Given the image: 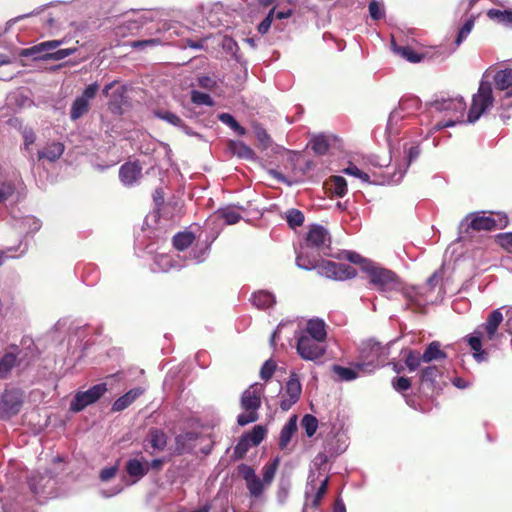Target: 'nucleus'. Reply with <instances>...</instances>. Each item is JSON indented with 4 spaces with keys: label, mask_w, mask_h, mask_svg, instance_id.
Masks as SVG:
<instances>
[{
    "label": "nucleus",
    "mask_w": 512,
    "mask_h": 512,
    "mask_svg": "<svg viewBox=\"0 0 512 512\" xmlns=\"http://www.w3.org/2000/svg\"><path fill=\"white\" fill-rule=\"evenodd\" d=\"M327 326L321 318H311L296 337V351L305 361L321 362L327 352Z\"/></svg>",
    "instance_id": "obj_1"
},
{
    "label": "nucleus",
    "mask_w": 512,
    "mask_h": 512,
    "mask_svg": "<svg viewBox=\"0 0 512 512\" xmlns=\"http://www.w3.org/2000/svg\"><path fill=\"white\" fill-rule=\"evenodd\" d=\"M296 265L303 270H317L318 274L334 280H346L356 276V270L346 263L323 260L320 256L298 252Z\"/></svg>",
    "instance_id": "obj_2"
},
{
    "label": "nucleus",
    "mask_w": 512,
    "mask_h": 512,
    "mask_svg": "<svg viewBox=\"0 0 512 512\" xmlns=\"http://www.w3.org/2000/svg\"><path fill=\"white\" fill-rule=\"evenodd\" d=\"M503 321V315L500 309L490 313L487 321L478 326L475 331L467 338L470 348L473 350V357L477 362H483L488 359V352L482 349V342L493 341L499 337L498 327Z\"/></svg>",
    "instance_id": "obj_3"
},
{
    "label": "nucleus",
    "mask_w": 512,
    "mask_h": 512,
    "mask_svg": "<svg viewBox=\"0 0 512 512\" xmlns=\"http://www.w3.org/2000/svg\"><path fill=\"white\" fill-rule=\"evenodd\" d=\"M394 341L382 345L373 339L363 341L358 348V358L354 366L364 373H372L384 366L390 354V346Z\"/></svg>",
    "instance_id": "obj_4"
},
{
    "label": "nucleus",
    "mask_w": 512,
    "mask_h": 512,
    "mask_svg": "<svg viewBox=\"0 0 512 512\" xmlns=\"http://www.w3.org/2000/svg\"><path fill=\"white\" fill-rule=\"evenodd\" d=\"M428 106L431 111L443 113L448 118L447 120L438 122L434 127L436 130L452 127L457 123L463 122L466 102L460 95H438L433 101L428 103Z\"/></svg>",
    "instance_id": "obj_5"
},
{
    "label": "nucleus",
    "mask_w": 512,
    "mask_h": 512,
    "mask_svg": "<svg viewBox=\"0 0 512 512\" xmlns=\"http://www.w3.org/2000/svg\"><path fill=\"white\" fill-rule=\"evenodd\" d=\"M420 107L421 100L418 97L406 96L401 98L398 107L390 113L386 126V137L390 150L397 141V136L404 126L405 118L419 110Z\"/></svg>",
    "instance_id": "obj_6"
},
{
    "label": "nucleus",
    "mask_w": 512,
    "mask_h": 512,
    "mask_svg": "<svg viewBox=\"0 0 512 512\" xmlns=\"http://www.w3.org/2000/svg\"><path fill=\"white\" fill-rule=\"evenodd\" d=\"M264 392L261 384L255 383L246 389L241 396V408L245 411L238 415L237 423L240 426L253 423L258 420V409L261 406V396Z\"/></svg>",
    "instance_id": "obj_7"
},
{
    "label": "nucleus",
    "mask_w": 512,
    "mask_h": 512,
    "mask_svg": "<svg viewBox=\"0 0 512 512\" xmlns=\"http://www.w3.org/2000/svg\"><path fill=\"white\" fill-rule=\"evenodd\" d=\"M365 274L370 284L381 292L394 291L400 287L398 276L378 262L373 261L370 266H367Z\"/></svg>",
    "instance_id": "obj_8"
},
{
    "label": "nucleus",
    "mask_w": 512,
    "mask_h": 512,
    "mask_svg": "<svg viewBox=\"0 0 512 512\" xmlns=\"http://www.w3.org/2000/svg\"><path fill=\"white\" fill-rule=\"evenodd\" d=\"M331 244V237L326 228L315 224L309 228L306 236L305 245L301 247L299 252L304 251L306 255L320 256V253L326 255V250Z\"/></svg>",
    "instance_id": "obj_9"
},
{
    "label": "nucleus",
    "mask_w": 512,
    "mask_h": 512,
    "mask_svg": "<svg viewBox=\"0 0 512 512\" xmlns=\"http://www.w3.org/2000/svg\"><path fill=\"white\" fill-rule=\"evenodd\" d=\"M494 98L490 82L481 81L478 91L473 95L472 104L468 111L467 122L475 123L493 106Z\"/></svg>",
    "instance_id": "obj_10"
},
{
    "label": "nucleus",
    "mask_w": 512,
    "mask_h": 512,
    "mask_svg": "<svg viewBox=\"0 0 512 512\" xmlns=\"http://www.w3.org/2000/svg\"><path fill=\"white\" fill-rule=\"evenodd\" d=\"M405 160L402 164L398 165L397 170L392 172V175L381 174V177L375 180L376 184H398L402 181L408 167L412 162L418 159L421 154L420 145L413 144L410 147L404 145Z\"/></svg>",
    "instance_id": "obj_11"
},
{
    "label": "nucleus",
    "mask_w": 512,
    "mask_h": 512,
    "mask_svg": "<svg viewBox=\"0 0 512 512\" xmlns=\"http://www.w3.org/2000/svg\"><path fill=\"white\" fill-rule=\"evenodd\" d=\"M24 402V393L19 388H8L0 395V419L7 420L18 414Z\"/></svg>",
    "instance_id": "obj_12"
},
{
    "label": "nucleus",
    "mask_w": 512,
    "mask_h": 512,
    "mask_svg": "<svg viewBox=\"0 0 512 512\" xmlns=\"http://www.w3.org/2000/svg\"><path fill=\"white\" fill-rule=\"evenodd\" d=\"M107 390L108 388L106 383H99L90 387L86 391H78L70 403V410L73 412H80L84 410L87 406L97 402L107 392Z\"/></svg>",
    "instance_id": "obj_13"
},
{
    "label": "nucleus",
    "mask_w": 512,
    "mask_h": 512,
    "mask_svg": "<svg viewBox=\"0 0 512 512\" xmlns=\"http://www.w3.org/2000/svg\"><path fill=\"white\" fill-rule=\"evenodd\" d=\"M99 88L100 86L97 82L91 83L74 99L69 114L72 121H76L88 113L90 102L96 97Z\"/></svg>",
    "instance_id": "obj_14"
},
{
    "label": "nucleus",
    "mask_w": 512,
    "mask_h": 512,
    "mask_svg": "<svg viewBox=\"0 0 512 512\" xmlns=\"http://www.w3.org/2000/svg\"><path fill=\"white\" fill-rule=\"evenodd\" d=\"M60 44H61V42L57 41V40L42 42V43L28 49L26 55H35L36 58L51 59V60L58 61V60H62L64 58L74 54L77 50V48H65V49H58L54 52H50V53H47L44 55H38L41 52L53 50V49L57 48Z\"/></svg>",
    "instance_id": "obj_15"
},
{
    "label": "nucleus",
    "mask_w": 512,
    "mask_h": 512,
    "mask_svg": "<svg viewBox=\"0 0 512 512\" xmlns=\"http://www.w3.org/2000/svg\"><path fill=\"white\" fill-rule=\"evenodd\" d=\"M237 471L245 481L250 496L253 499L260 498L267 485L256 475L255 470L251 466L242 463L237 467Z\"/></svg>",
    "instance_id": "obj_16"
},
{
    "label": "nucleus",
    "mask_w": 512,
    "mask_h": 512,
    "mask_svg": "<svg viewBox=\"0 0 512 512\" xmlns=\"http://www.w3.org/2000/svg\"><path fill=\"white\" fill-rule=\"evenodd\" d=\"M301 392L302 385L299 377L295 372H291L281 396L280 408L283 411H288L299 400Z\"/></svg>",
    "instance_id": "obj_17"
},
{
    "label": "nucleus",
    "mask_w": 512,
    "mask_h": 512,
    "mask_svg": "<svg viewBox=\"0 0 512 512\" xmlns=\"http://www.w3.org/2000/svg\"><path fill=\"white\" fill-rule=\"evenodd\" d=\"M466 230L469 228L477 231H491L496 227V220L490 216H486L483 212L472 213L468 215L460 223V228Z\"/></svg>",
    "instance_id": "obj_18"
},
{
    "label": "nucleus",
    "mask_w": 512,
    "mask_h": 512,
    "mask_svg": "<svg viewBox=\"0 0 512 512\" xmlns=\"http://www.w3.org/2000/svg\"><path fill=\"white\" fill-rule=\"evenodd\" d=\"M64 150L65 146L60 141L47 142L43 147L38 149L35 156V162L54 163L63 155Z\"/></svg>",
    "instance_id": "obj_19"
},
{
    "label": "nucleus",
    "mask_w": 512,
    "mask_h": 512,
    "mask_svg": "<svg viewBox=\"0 0 512 512\" xmlns=\"http://www.w3.org/2000/svg\"><path fill=\"white\" fill-rule=\"evenodd\" d=\"M12 227L20 234L35 233L41 228V222L34 216L12 217Z\"/></svg>",
    "instance_id": "obj_20"
},
{
    "label": "nucleus",
    "mask_w": 512,
    "mask_h": 512,
    "mask_svg": "<svg viewBox=\"0 0 512 512\" xmlns=\"http://www.w3.org/2000/svg\"><path fill=\"white\" fill-rule=\"evenodd\" d=\"M141 176V168L136 163H125L119 170V178L125 186L134 185Z\"/></svg>",
    "instance_id": "obj_21"
},
{
    "label": "nucleus",
    "mask_w": 512,
    "mask_h": 512,
    "mask_svg": "<svg viewBox=\"0 0 512 512\" xmlns=\"http://www.w3.org/2000/svg\"><path fill=\"white\" fill-rule=\"evenodd\" d=\"M126 92L127 89L125 86H119L112 91L109 97L108 106L113 114H123V105L126 103Z\"/></svg>",
    "instance_id": "obj_22"
},
{
    "label": "nucleus",
    "mask_w": 512,
    "mask_h": 512,
    "mask_svg": "<svg viewBox=\"0 0 512 512\" xmlns=\"http://www.w3.org/2000/svg\"><path fill=\"white\" fill-rule=\"evenodd\" d=\"M144 390L141 387L130 389L127 393L120 396L114 401L112 411L120 412L129 407L139 396L143 394Z\"/></svg>",
    "instance_id": "obj_23"
},
{
    "label": "nucleus",
    "mask_w": 512,
    "mask_h": 512,
    "mask_svg": "<svg viewBox=\"0 0 512 512\" xmlns=\"http://www.w3.org/2000/svg\"><path fill=\"white\" fill-rule=\"evenodd\" d=\"M494 82L499 90H507L506 95L512 96V68L497 71L494 75Z\"/></svg>",
    "instance_id": "obj_24"
},
{
    "label": "nucleus",
    "mask_w": 512,
    "mask_h": 512,
    "mask_svg": "<svg viewBox=\"0 0 512 512\" xmlns=\"http://www.w3.org/2000/svg\"><path fill=\"white\" fill-rule=\"evenodd\" d=\"M198 434L193 431H188L182 434H179L175 438L176 443V451L179 454L189 452L194 447V442L197 440Z\"/></svg>",
    "instance_id": "obj_25"
},
{
    "label": "nucleus",
    "mask_w": 512,
    "mask_h": 512,
    "mask_svg": "<svg viewBox=\"0 0 512 512\" xmlns=\"http://www.w3.org/2000/svg\"><path fill=\"white\" fill-rule=\"evenodd\" d=\"M442 375L441 369L436 365L424 367L419 374L420 382L429 388H434L437 379Z\"/></svg>",
    "instance_id": "obj_26"
},
{
    "label": "nucleus",
    "mask_w": 512,
    "mask_h": 512,
    "mask_svg": "<svg viewBox=\"0 0 512 512\" xmlns=\"http://www.w3.org/2000/svg\"><path fill=\"white\" fill-rule=\"evenodd\" d=\"M446 353L441 350L440 343L437 341L431 342L425 349L422 354V359L424 363H430L432 361H439L446 359Z\"/></svg>",
    "instance_id": "obj_27"
},
{
    "label": "nucleus",
    "mask_w": 512,
    "mask_h": 512,
    "mask_svg": "<svg viewBox=\"0 0 512 512\" xmlns=\"http://www.w3.org/2000/svg\"><path fill=\"white\" fill-rule=\"evenodd\" d=\"M296 430H297V417L294 415L288 420V422L281 429L280 436H279V447L281 449H284L287 447V445L291 441V438H292L293 434L296 432Z\"/></svg>",
    "instance_id": "obj_28"
},
{
    "label": "nucleus",
    "mask_w": 512,
    "mask_h": 512,
    "mask_svg": "<svg viewBox=\"0 0 512 512\" xmlns=\"http://www.w3.org/2000/svg\"><path fill=\"white\" fill-rule=\"evenodd\" d=\"M146 441L154 451H162L166 447L167 436L162 430L151 429Z\"/></svg>",
    "instance_id": "obj_29"
},
{
    "label": "nucleus",
    "mask_w": 512,
    "mask_h": 512,
    "mask_svg": "<svg viewBox=\"0 0 512 512\" xmlns=\"http://www.w3.org/2000/svg\"><path fill=\"white\" fill-rule=\"evenodd\" d=\"M371 164L376 167H379L380 171L372 172L373 180H370V177H371L370 174L360 171V175L358 176V178L361 179L363 182L372 183V184L377 185L375 183V180L378 179L379 177H381V174L392 175L391 168L385 163V161L380 162L378 159H375V160L371 161Z\"/></svg>",
    "instance_id": "obj_30"
},
{
    "label": "nucleus",
    "mask_w": 512,
    "mask_h": 512,
    "mask_svg": "<svg viewBox=\"0 0 512 512\" xmlns=\"http://www.w3.org/2000/svg\"><path fill=\"white\" fill-rule=\"evenodd\" d=\"M252 304L258 309H267L274 305L275 296L268 291H258L252 295Z\"/></svg>",
    "instance_id": "obj_31"
},
{
    "label": "nucleus",
    "mask_w": 512,
    "mask_h": 512,
    "mask_svg": "<svg viewBox=\"0 0 512 512\" xmlns=\"http://www.w3.org/2000/svg\"><path fill=\"white\" fill-rule=\"evenodd\" d=\"M126 472L138 481L148 473V468L140 460L130 459L126 462Z\"/></svg>",
    "instance_id": "obj_32"
},
{
    "label": "nucleus",
    "mask_w": 512,
    "mask_h": 512,
    "mask_svg": "<svg viewBox=\"0 0 512 512\" xmlns=\"http://www.w3.org/2000/svg\"><path fill=\"white\" fill-rule=\"evenodd\" d=\"M487 16L491 20H494L499 24H502L506 27L512 28V11L511 10L490 9L487 12Z\"/></svg>",
    "instance_id": "obj_33"
},
{
    "label": "nucleus",
    "mask_w": 512,
    "mask_h": 512,
    "mask_svg": "<svg viewBox=\"0 0 512 512\" xmlns=\"http://www.w3.org/2000/svg\"><path fill=\"white\" fill-rule=\"evenodd\" d=\"M157 270L167 272L172 269H180L183 265L177 264L171 255L161 254L155 257Z\"/></svg>",
    "instance_id": "obj_34"
},
{
    "label": "nucleus",
    "mask_w": 512,
    "mask_h": 512,
    "mask_svg": "<svg viewBox=\"0 0 512 512\" xmlns=\"http://www.w3.org/2000/svg\"><path fill=\"white\" fill-rule=\"evenodd\" d=\"M332 371L338 376L341 381H352L355 380L359 374L358 369L353 365V367H343L340 365H333Z\"/></svg>",
    "instance_id": "obj_35"
},
{
    "label": "nucleus",
    "mask_w": 512,
    "mask_h": 512,
    "mask_svg": "<svg viewBox=\"0 0 512 512\" xmlns=\"http://www.w3.org/2000/svg\"><path fill=\"white\" fill-rule=\"evenodd\" d=\"M392 47L395 53L411 63H418L422 60V55L408 46H397L395 43H392Z\"/></svg>",
    "instance_id": "obj_36"
},
{
    "label": "nucleus",
    "mask_w": 512,
    "mask_h": 512,
    "mask_svg": "<svg viewBox=\"0 0 512 512\" xmlns=\"http://www.w3.org/2000/svg\"><path fill=\"white\" fill-rule=\"evenodd\" d=\"M216 217L218 219H223L225 224L227 225L236 224L241 219V215L237 212L235 208L232 207L219 209L216 212Z\"/></svg>",
    "instance_id": "obj_37"
},
{
    "label": "nucleus",
    "mask_w": 512,
    "mask_h": 512,
    "mask_svg": "<svg viewBox=\"0 0 512 512\" xmlns=\"http://www.w3.org/2000/svg\"><path fill=\"white\" fill-rule=\"evenodd\" d=\"M23 140H24V151L26 152V156L31 164L35 165V155L32 151V145L36 141V135L31 129H25L23 131Z\"/></svg>",
    "instance_id": "obj_38"
},
{
    "label": "nucleus",
    "mask_w": 512,
    "mask_h": 512,
    "mask_svg": "<svg viewBox=\"0 0 512 512\" xmlns=\"http://www.w3.org/2000/svg\"><path fill=\"white\" fill-rule=\"evenodd\" d=\"M475 25V16H470L468 19L465 20L463 25L459 28V31L457 33L456 39H455V45L456 47H459L469 36L471 31L473 30Z\"/></svg>",
    "instance_id": "obj_39"
},
{
    "label": "nucleus",
    "mask_w": 512,
    "mask_h": 512,
    "mask_svg": "<svg viewBox=\"0 0 512 512\" xmlns=\"http://www.w3.org/2000/svg\"><path fill=\"white\" fill-rule=\"evenodd\" d=\"M194 241V235L191 232H179L173 237V245L179 250L187 249Z\"/></svg>",
    "instance_id": "obj_40"
},
{
    "label": "nucleus",
    "mask_w": 512,
    "mask_h": 512,
    "mask_svg": "<svg viewBox=\"0 0 512 512\" xmlns=\"http://www.w3.org/2000/svg\"><path fill=\"white\" fill-rule=\"evenodd\" d=\"M423 362L422 355L416 350H408L404 359V363L409 372L416 371Z\"/></svg>",
    "instance_id": "obj_41"
},
{
    "label": "nucleus",
    "mask_w": 512,
    "mask_h": 512,
    "mask_svg": "<svg viewBox=\"0 0 512 512\" xmlns=\"http://www.w3.org/2000/svg\"><path fill=\"white\" fill-rule=\"evenodd\" d=\"M330 190L338 197H344L347 193V182L342 176L330 178Z\"/></svg>",
    "instance_id": "obj_42"
},
{
    "label": "nucleus",
    "mask_w": 512,
    "mask_h": 512,
    "mask_svg": "<svg viewBox=\"0 0 512 512\" xmlns=\"http://www.w3.org/2000/svg\"><path fill=\"white\" fill-rule=\"evenodd\" d=\"M345 258L349 262L358 265L363 273L366 272L367 266H370L373 263V260L364 258L359 253L353 251H347L345 253Z\"/></svg>",
    "instance_id": "obj_43"
},
{
    "label": "nucleus",
    "mask_w": 512,
    "mask_h": 512,
    "mask_svg": "<svg viewBox=\"0 0 512 512\" xmlns=\"http://www.w3.org/2000/svg\"><path fill=\"white\" fill-rule=\"evenodd\" d=\"M265 435L266 429L261 425H256L250 433L244 434V437L252 446H257L264 440Z\"/></svg>",
    "instance_id": "obj_44"
},
{
    "label": "nucleus",
    "mask_w": 512,
    "mask_h": 512,
    "mask_svg": "<svg viewBox=\"0 0 512 512\" xmlns=\"http://www.w3.org/2000/svg\"><path fill=\"white\" fill-rule=\"evenodd\" d=\"M155 116L172 126L180 128L183 126V120L175 113L167 111V110H157L155 111Z\"/></svg>",
    "instance_id": "obj_45"
},
{
    "label": "nucleus",
    "mask_w": 512,
    "mask_h": 512,
    "mask_svg": "<svg viewBox=\"0 0 512 512\" xmlns=\"http://www.w3.org/2000/svg\"><path fill=\"white\" fill-rule=\"evenodd\" d=\"M279 459L275 458L273 461L267 463L263 467V478L262 481L267 485V487L272 483L276 471L278 469Z\"/></svg>",
    "instance_id": "obj_46"
},
{
    "label": "nucleus",
    "mask_w": 512,
    "mask_h": 512,
    "mask_svg": "<svg viewBox=\"0 0 512 512\" xmlns=\"http://www.w3.org/2000/svg\"><path fill=\"white\" fill-rule=\"evenodd\" d=\"M218 119L223 124H226L227 126H229L238 135H244L246 133L245 128L242 127L231 114L221 113V114H219Z\"/></svg>",
    "instance_id": "obj_47"
},
{
    "label": "nucleus",
    "mask_w": 512,
    "mask_h": 512,
    "mask_svg": "<svg viewBox=\"0 0 512 512\" xmlns=\"http://www.w3.org/2000/svg\"><path fill=\"white\" fill-rule=\"evenodd\" d=\"M301 426L308 437H312L318 428V420L311 414H306L301 420Z\"/></svg>",
    "instance_id": "obj_48"
},
{
    "label": "nucleus",
    "mask_w": 512,
    "mask_h": 512,
    "mask_svg": "<svg viewBox=\"0 0 512 512\" xmlns=\"http://www.w3.org/2000/svg\"><path fill=\"white\" fill-rule=\"evenodd\" d=\"M312 150L318 155H324L329 150V142L323 135H318L311 141Z\"/></svg>",
    "instance_id": "obj_49"
},
{
    "label": "nucleus",
    "mask_w": 512,
    "mask_h": 512,
    "mask_svg": "<svg viewBox=\"0 0 512 512\" xmlns=\"http://www.w3.org/2000/svg\"><path fill=\"white\" fill-rule=\"evenodd\" d=\"M287 223L290 227L296 228L303 224L304 214L298 209H289L285 213Z\"/></svg>",
    "instance_id": "obj_50"
},
{
    "label": "nucleus",
    "mask_w": 512,
    "mask_h": 512,
    "mask_svg": "<svg viewBox=\"0 0 512 512\" xmlns=\"http://www.w3.org/2000/svg\"><path fill=\"white\" fill-rule=\"evenodd\" d=\"M232 151L242 159H253L254 151L245 143L237 142L233 144Z\"/></svg>",
    "instance_id": "obj_51"
},
{
    "label": "nucleus",
    "mask_w": 512,
    "mask_h": 512,
    "mask_svg": "<svg viewBox=\"0 0 512 512\" xmlns=\"http://www.w3.org/2000/svg\"><path fill=\"white\" fill-rule=\"evenodd\" d=\"M191 101L195 105L213 106L214 101L209 94L197 90L191 91Z\"/></svg>",
    "instance_id": "obj_52"
},
{
    "label": "nucleus",
    "mask_w": 512,
    "mask_h": 512,
    "mask_svg": "<svg viewBox=\"0 0 512 512\" xmlns=\"http://www.w3.org/2000/svg\"><path fill=\"white\" fill-rule=\"evenodd\" d=\"M17 356L8 352L2 356L0 359V373L5 374L8 373L16 364Z\"/></svg>",
    "instance_id": "obj_53"
},
{
    "label": "nucleus",
    "mask_w": 512,
    "mask_h": 512,
    "mask_svg": "<svg viewBox=\"0 0 512 512\" xmlns=\"http://www.w3.org/2000/svg\"><path fill=\"white\" fill-rule=\"evenodd\" d=\"M369 15L373 20H380L385 16V10L382 3L371 0L368 6Z\"/></svg>",
    "instance_id": "obj_54"
},
{
    "label": "nucleus",
    "mask_w": 512,
    "mask_h": 512,
    "mask_svg": "<svg viewBox=\"0 0 512 512\" xmlns=\"http://www.w3.org/2000/svg\"><path fill=\"white\" fill-rule=\"evenodd\" d=\"M251 446L252 445L243 435L234 447L233 457L237 460L242 459Z\"/></svg>",
    "instance_id": "obj_55"
},
{
    "label": "nucleus",
    "mask_w": 512,
    "mask_h": 512,
    "mask_svg": "<svg viewBox=\"0 0 512 512\" xmlns=\"http://www.w3.org/2000/svg\"><path fill=\"white\" fill-rule=\"evenodd\" d=\"M328 487V477H325L322 481L320 486L317 489L316 494L313 496V499L311 501V507L317 508L322 497L325 495Z\"/></svg>",
    "instance_id": "obj_56"
},
{
    "label": "nucleus",
    "mask_w": 512,
    "mask_h": 512,
    "mask_svg": "<svg viewBox=\"0 0 512 512\" xmlns=\"http://www.w3.org/2000/svg\"><path fill=\"white\" fill-rule=\"evenodd\" d=\"M275 369L276 363L272 359L266 360L260 369V377L263 380H269L273 376Z\"/></svg>",
    "instance_id": "obj_57"
},
{
    "label": "nucleus",
    "mask_w": 512,
    "mask_h": 512,
    "mask_svg": "<svg viewBox=\"0 0 512 512\" xmlns=\"http://www.w3.org/2000/svg\"><path fill=\"white\" fill-rule=\"evenodd\" d=\"M274 14H275V8H272L268 12L266 17L259 23L257 30L260 34L264 35L269 31L271 24L273 22V19H274Z\"/></svg>",
    "instance_id": "obj_58"
},
{
    "label": "nucleus",
    "mask_w": 512,
    "mask_h": 512,
    "mask_svg": "<svg viewBox=\"0 0 512 512\" xmlns=\"http://www.w3.org/2000/svg\"><path fill=\"white\" fill-rule=\"evenodd\" d=\"M119 470V465L118 463L112 465V466H109V467H105L103 468L100 473H99V479L102 481V482H108L110 481L112 478H114L117 474Z\"/></svg>",
    "instance_id": "obj_59"
},
{
    "label": "nucleus",
    "mask_w": 512,
    "mask_h": 512,
    "mask_svg": "<svg viewBox=\"0 0 512 512\" xmlns=\"http://www.w3.org/2000/svg\"><path fill=\"white\" fill-rule=\"evenodd\" d=\"M45 480V477L40 474L32 475L29 478V487L34 494H38L45 487V484H42V481Z\"/></svg>",
    "instance_id": "obj_60"
},
{
    "label": "nucleus",
    "mask_w": 512,
    "mask_h": 512,
    "mask_svg": "<svg viewBox=\"0 0 512 512\" xmlns=\"http://www.w3.org/2000/svg\"><path fill=\"white\" fill-rule=\"evenodd\" d=\"M391 383L397 392L407 391L411 387L410 379L406 377H394Z\"/></svg>",
    "instance_id": "obj_61"
},
{
    "label": "nucleus",
    "mask_w": 512,
    "mask_h": 512,
    "mask_svg": "<svg viewBox=\"0 0 512 512\" xmlns=\"http://www.w3.org/2000/svg\"><path fill=\"white\" fill-rule=\"evenodd\" d=\"M14 185L10 182L0 184V203L8 200L14 193Z\"/></svg>",
    "instance_id": "obj_62"
},
{
    "label": "nucleus",
    "mask_w": 512,
    "mask_h": 512,
    "mask_svg": "<svg viewBox=\"0 0 512 512\" xmlns=\"http://www.w3.org/2000/svg\"><path fill=\"white\" fill-rule=\"evenodd\" d=\"M199 86L207 90H213L217 86V82L210 76H202L198 79Z\"/></svg>",
    "instance_id": "obj_63"
},
{
    "label": "nucleus",
    "mask_w": 512,
    "mask_h": 512,
    "mask_svg": "<svg viewBox=\"0 0 512 512\" xmlns=\"http://www.w3.org/2000/svg\"><path fill=\"white\" fill-rule=\"evenodd\" d=\"M500 245L508 251H512V233H503L498 236Z\"/></svg>",
    "instance_id": "obj_64"
}]
</instances>
